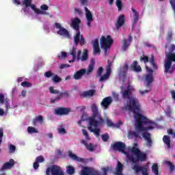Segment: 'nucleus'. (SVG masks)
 Masks as SVG:
<instances>
[{
	"instance_id": "f257e3e1",
	"label": "nucleus",
	"mask_w": 175,
	"mask_h": 175,
	"mask_svg": "<svg viewBox=\"0 0 175 175\" xmlns=\"http://www.w3.org/2000/svg\"><path fill=\"white\" fill-rule=\"evenodd\" d=\"M120 90V94L123 99L129 100L127 107L129 111H132L134 113L135 129L138 131V132H144L154 129V128L157 126V123L147 118V117L142 114H140L139 113V111H140L139 100L136 97H131L132 96V92H133V88H132L131 84H129L126 88L122 86Z\"/></svg>"
},
{
	"instance_id": "f03ea898",
	"label": "nucleus",
	"mask_w": 175,
	"mask_h": 175,
	"mask_svg": "<svg viewBox=\"0 0 175 175\" xmlns=\"http://www.w3.org/2000/svg\"><path fill=\"white\" fill-rule=\"evenodd\" d=\"M90 109L92 111V116L89 118V126L88 127V129L94 133L96 137H99V136H100V128L99 127L101 126V125H104L106 122L105 121V119L102 118L96 104H92Z\"/></svg>"
},
{
	"instance_id": "7ed1b4c3",
	"label": "nucleus",
	"mask_w": 175,
	"mask_h": 175,
	"mask_svg": "<svg viewBox=\"0 0 175 175\" xmlns=\"http://www.w3.org/2000/svg\"><path fill=\"white\" fill-rule=\"evenodd\" d=\"M111 146L113 151H119V152H122V154L126 155L129 161H133V162L135 161V157L133 154H131L129 152L125 151L126 149V145H125V143L122 142H117L114 143Z\"/></svg>"
},
{
	"instance_id": "20e7f679",
	"label": "nucleus",
	"mask_w": 175,
	"mask_h": 175,
	"mask_svg": "<svg viewBox=\"0 0 175 175\" xmlns=\"http://www.w3.org/2000/svg\"><path fill=\"white\" fill-rule=\"evenodd\" d=\"M49 92L50 94H57L58 96L55 98H51L50 102L51 103H55V102H59L61 99L64 98H68L69 97V92L67 90H64L63 92H59L58 90H54V87L51 86L49 88Z\"/></svg>"
},
{
	"instance_id": "39448f33",
	"label": "nucleus",
	"mask_w": 175,
	"mask_h": 175,
	"mask_svg": "<svg viewBox=\"0 0 175 175\" xmlns=\"http://www.w3.org/2000/svg\"><path fill=\"white\" fill-rule=\"evenodd\" d=\"M132 154H134L135 155L136 159L134 157V161H130L132 162V163H136V162H145V161H147V154L139 150V148L136 147H133L131 149Z\"/></svg>"
},
{
	"instance_id": "423d86ee",
	"label": "nucleus",
	"mask_w": 175,
	"mask_h": 175,
	"mask_svg": "<svg viewBox=\"0 0 175 175\" xmlns=\"http://www.w3.org/2000/svg\"><path fill=\"white\" fill-rule=\"evenodd\" d=\"M113 40L111 39V36H107V38L105 36H102L100 38V47L103 50L105 51V53H107V49H110L111 44H113Z\"/></svg>"
},
{
	"instance_id": "0eeeda50",
	"label": "nucleus",
	"mask_w": 175,
	"mask_h": 175,
	"mask_svg": "<svg viewBox=\"0 0 175 175\" xmlns=\"http://www.w3.org/2000/svg\"><path fill=\"white\" fill-rule=\"evenodd\" d=\"M152 83H154V76L152 75H145L144 85L148 90H145L144 91L139 90L141 95H144V94H147L149 91H151V85Z\"/></svg>"
},
{
	"instance_id": "6e6552de",
	"label": "nucleus",
	"mask_w": 175,
	"mask_h": 175,
	"mask_svg": "<svg viewBox=\"0 0 175 175\" xmlns=\"http://www.w3.org/2000/svg\"><path fill=\"white\" fill-rule=\"evenodd\" d=\"M172 62H175V53H169L167 55V59L164 64V72L165 73H172L170 70V68H172Z\"/></svg>"
},
{
	"instance_id": "1a4fd4ad",
	"label": "nucleus",
	"mask_w": 175,
	"mask_h": 175,
	"mask_svg": "<svg viewBox=\"0 0 175 175\" xmlns=\"http://www.w3.org/2000/svg\"><path fill=\"white\" fill-rule=\"evenodd\" d=\"M46 175H65L62 168L57 165H53L49 167L46 170Z\"/></svg>"
},
{
	"instance_id": "9d476101",
	"label": "nucleus",
	"mask_w": 175,
	"mask_h": 175,
	"mask_svg": "<svg viewBox=\"0 0 175 175\" xmlns=\"http://www.w3.org/2000/svg\"><path fill=\"white\" fill-rule=\"evenodd\" d=\"M74 43L75 46H84L85 44V38H84V36L81 34L80 30L76 31V34L74 36Z\"/></svg>"
},
{
	"instance_id": "9b49d317",
	"label": "nucleus",
	"mask_w": 175,
	"mask_h": 175,
	"mask_svg": "<svg viewBox=\"0 0 175 175\" xmlns=\"http://www.w3.org/2000/svg\"><path fill=\"white\" fill-rule=\"evenodd\" d=\"M132 169L136 174L142 173V175H148V166L147 165L140 166L139 164H135L133 165Z\"/></svg>"
},
{
	"instance_id": "f8f14e48",
	"label": "nucleus",
	"mask_w": 175,
	"mask_h": 175,
	"mask_svg": "<svg viewBox=\"0 0 175 175\" xmlns=\"http://www.w3.org/2000/svg\"><path fill=\"white\" fill-rule=\"evenodd\" d=\"M56 28L59 29L57 31V34L60 36H65V38H70V34H69V31L64 28L59 23L55 24Z\"/></svg>"
},
{
	"instance_id": "ddd939ff",
	"label": "nucleus",
	"mask_w": 175,
	"mask_h": 175,
	"mask_svg": "<svg viewBox=\"0 0 175 175\" xmlns=\"http://www.w3.org/2000/svg\"><path fill=\"white\" fill-rule=\"evenodd\" d=\"M110 73H111V62L109 61L107 62V70L106 73L104 75H101L100 77L99 81H105V80H107L109 77H110Z\"/></svg>"
},
{
	"instance_id": "4468645a",
	"label": "nucleus",
	"mask_w": 175,
	"mask_h": 175,
	"mask_svg": "<svg viewBox=\"0 0 175 175\" xmlns=\"http://www.w3.org/2000/svg\"><path fill=\"white\" fill-rule=\"evenodd\" d=\"M70 113V109L65 107H59L54 110V113L56 116H68Z\"/></svg>"
},
{
	"instance_id": "2eb2a0df",
	"label": "nucleus",
	"mask_w": 175,
	"mask_h": 175,
	"mask_svg": "<svg viewBox=\"0 0 175 175\" xmlns=\"http://www.w3.org/2000/svg\"><path fill=\"white\" fill-rule=\"evenodd\" d=\"M112 102L113 98L111 96H107L103 99L100 105L102 106V107H103V109L107 110L110 105H111Z\"/></svg>"
},
{
	"instance_id": "dca6fc26",
	"label": "nucleus",
	"mask_w": 175,
	"mask_h": 175,
	"mask_svg": "<svg viewBox=\"0 0 175 175\" xmlns=\"http://www.w3.org/2000/svg\"><path fill=\"white\" fill-rule=\"evenodd\" d=\"M93 46V55L100 54V47H99V39L96 38L92 41Z\"/></svg>"
},
{
	"instance_id": "f3484780",
	"label": "nucleus",
	"mask_w": 175,
	"mask_h": 175,
	"mask_svg": "<svg viewBox=\"0 0 175 175\" xmlns=\"http://www.w3.org/2000/svg\"><path fill=\"white\" fill-rule=\"evenodd\" d=\"M15 163L16 162L13 160V159H11L8 162H6L3 165V166L0 169V172H3V170L12 169V167L14 166Z\"/></svg>"
},
{
	"instance_id": "a211bd4d",
	"label": "nucleus",
	"mask_w": 175,
	"mask_h": 175,
	"mask_svg": "<svg viewBox=\"0 0 175 175\" xmlns=\"http://www.w3.org/2000/svg\"><path fill=\"white\" fill-rule=\"evenodd\" d=\"M80 24H81V21L79 18H75L71 21L70 27L73 28L75 31H80Z\"/></svg>"
},
{
	"instance_id": "6ab92c4d",
	"label": "nucleus",
	"mask_w": 175,
	"mask_h": 175,
	"mask_svg": "<svg viewBox=\"0 0 175 175\" xmlns=\"http://www.w3.org/2000/svg\"><path fill=\"white\" fill-rule=\"evenodd\" d=\"M144 140L146 142L147 147L152 146V139H151V134L148 132H144L142 134Z\"/></svg>"
},
{
	"instance_id": "aec40b11",
	"label": "nucleus",
	"mask_w": 175,
	"mask_h": 175,
	"mask_svg": "<svg viewBox=\"0 0 175 175\" xmlns=\"http://www.w3.org/2000/svg\"><path fill=\"white\" fill-rule=\"evenodd\" d=\"M5 104L6 111L5 113H8V111L10 108V105H9V98H5V96L3 94H0V105Z\"/></svg>"
},
{
	"instance_id": "412c9836",
	"label": "nucleus",
	"mask_w": 175,
	"mask_h": 175,
	"mask_svg": "<svg viewBox=\"0 0 175 175\" xmlns=\"http://www.w3.org/2000/svg\"><path fill=\"white\" fill-rule=\"evenodd\" d=\"M86 73H87V70L85 68H82L74 74L73 79H75V80H81V78Z\"/></svg>"
},
{
	"instance_id": "4be33fe9",
	"label": "nucleus",
	"mask_w": 175,
	"mask_h": 175,
	"mask_svg": "<svg viewBox=\"0 0 175 175\" xmlns=\"http://www.w3.org/2000/svg\"><path fill=\"white\" fill-rule=\"evenodd\" d=\"M125 24V15L122 14L120 16H119L117 23L115 25V27L116 28V29H120V28H121V27H122V25H124Z\"/></svg>"
},
{
	"instance_id": "5701e85b",
	"label": "nucleus",
	"mask_w": 175,
	"mask_h": 175,
	"mask_svg": "<svg viewBox=\"0 0 175 175\" xmlns=\"http://www.w3.org/2000/svg\"><path fill=\"white\" fill-rule=\"evenodd\" d=\"M132 36L129 35V38L128 40L126 39H123L122 42V50L123 51H126V50L128 49V47H129V46H131V43H132Z\"/></svg>"
},
{
	"instance_id": "b1692460",
	"label": "nucleus",
	"mask_w": 175,
	"mask_h": 175,
	"mask_svg": "<svg viewBox=\"0 0 175 175\" xmlns=\"http://www.w3.org/2000/svg\"><path fill=\"white\" fill-rule=\"evenodd\" d=\"M95 92H96V91L94 89H92L81 93L79 96H81V98H91V96H94L95 95Z\"/></svg>"
},
{
	"instance_id": "393cba45",
	"label": "nucleus",
	"mask_w": 175,
	"mask_h": 175,
	"mask_svg": "<svg viewBox=\"0 0 175 175\" xmlns=\"http://www.w3.org/2000/svg\"><path fill=\"white\" fill-rule=\"evenodd\" d=\"M43 162H44V157L43 156L40 155L37 157L36 161L33 163V169H35V170H38V169H39V164L43 163Z\"/></svg>"
},
{
	"instance_id": "a878e982",
	"label": "nucleus",
	"mask_w": 175,
	"mask_h": 175,
	"mask_svg": "<svg viewBox=\"0 0 175 175\" xmlns=\"http://www.w3.org/2000/svg\"><path fill=\"white\" fill-rule=\"evenodd\" d=\"M130 69L133 72H142V67L139 65H138L137 61L136 60H134L133 62V64L130 66Z\"/></svg>"
},
{
	"instance_id": "bb28decb",
	"label": "nucleus",
	"mask_w": 175,
	"mask_h": 175,
	"mask_svg": "<svg viewBox=\"0 0 175 175\" xmlns=\"http://www.w3.org/2000/svg\"><path fill=\"white\" fill-rule=\"evenodd\" d=\"M124 170V165L121 162L118 161V164L115 168V174L116 175H123L122 171Z\"/></svg>"
},
{
	"instance_id": "cd10ccee",
	"label": "nucleus",
	"mask_w": 175,
	"mask_h": 175,
	"mask_svg": "<svg viewBox=\"0 0 175 175\" xmlns=\"http://www.w3.org/2000/svg\"><path fill=\"white\" fill-rule=\"evenodd\" d=\"M131 11L133 13V26L135 27L137 24V21H139V12L133 8H131Z\"/></svg>"
},
{
	"instance_id": "c85d7f7f",
	"label": "nucleus",
	"mask_w": 175,
	"mask_h": 175,
	"mask_svg": "<svg viewBox=\"0 0 175 175\" xmlns=\"http://www.w3.org/2000/svg\"><path fill=\"white\" fill-rule=\"evenodd\" d=\"M163 142L164 144L167 146V148H172V146H170L172 141L170 140V137L169 135H164L163 137Z\"/></svg>"
},
{
	"instance_id": "c756f323",
	"label": "nucleus",
	"mask_w": 175,
	"mask_h": 175,
	"mask_svg": "<svg viewBox=\"0 0 175 175\" xmlns=\"http://www.w3.org/2000/svg\"><path fill=\"white\" fill-rule=\"evenodd\" d=\"M81 143L82 144H84V146L86 147V149L88 150V151H94V145H92V144L90 143L88 144V143H87L86 141L84 139H81Z\"/></svg>"
},
{
	"instance_id": "7c9ffc66",
	"label": "nucleus",
	"mask_w": 175,
	"mask_h": 175,
	"mask_svg": "<svg viewBox=\"0 0 175 175\" xmlns=\"http://www.w3.org/2000/svg\"><path fill=\"white\" fill-rule=\"evenodd\" d=\"M68 156L70 158L72 159L73 161H77L78 162H83L84 161V159L79 158L76 154L72 153L70 151L68 152Z\"/></svg>"
},
{
	"instance_id": "2f4dec72",
	"label": "nucleus",
	"mask_w": 175,
	"mask_h": 175,
	"mask_svg": "<svg viewBox=\"0 0 175 175\" xmlns=\"http://www.w3.org/2000/svg\"><path fill=\"white\" fill-rule=\"evenodd\" d=\"M84 9L86 12L85 16L88 21H92L94 19L92 18V14L91 13V11H90L87 7H85Z\"/></svg>"
},
{
	"instance_id": "473e14b6",
	"label": "nucleus",
	"mask_w": 175,
	"mask_h": 175,
	"mask_svg": "<svg viewBox=\"0 0 175 175\" xmlns=\"http://www.w3.org/2000/svg\"><path fill=\"white\" fill-rule=\"evenodd\" d=\"M87 59H88V51L85 49L83 51V55L81 56L80 60L82 62H84V61H87Z\"/></svg>"
},
{
	"instance_id": "72a5a7b5",
	"label": "nucleus",
	"mask_w": 175,
	"mask_h": 175,
	"mask_svg": "<svg viewBox=\"0 0 175 175\" xmlns=\"http://www.w3.org/2000/svg\"><path fill=\"white\" fill-rule=\"evenodd\" d=\"M75 167L73 166L68 165L66 167V173H67V174L73 175V174H75Z\"/></svg>"
},
{
	"instance_id": "f704fd0d",
	"label": "nucleus",
	"mask_w": 175,
	"mask_h": 175,
	"mask_svg": "<svg viewBox=\"0 0 175 175\" xmlns=\"http://www.w3.org/2000/svg\"><path fill=\"white\" fill-rule=\"evenodd\" d=\"M150 64H151L153 69H154V70H157L158 69V66H157V64H155V58L154 57V55H152L150 61H149Z\"/></svg>"
},
{
	"instance_id": "c9c22d12",
	"label": "nucleus",
	"mask_w": 175,
	"mask_h": 175,
	"mask_svg": "<svg viewBox=\"0 0 175 175\" xmlns=\"http://www.w3.org/2000/svg\"><path fill=\"white\" fill-rule=\"evenodd\" d=\"M159 167H158V164L153 163V165H152V172H153L155 175L159 174Z\"/></svg>"
},
{
	"instance_id": "e433bc0d",
	"label": "nucleus",
	"mask_w": 175,
	"mask_h": 175,
	"mask_svg": "<svg viewBox=\"0 0 175 175\" xmlns=\"http://www.w3.org/2000/svg\"><path fill=\"white\" fill-rule=\"evenodd\" d=\"M52 81L55 83H61L62 81V79L57 75H53V77H52Z\"/></svg>"
},
{
	"instance_id": "4c0bfd02",
	"label": "nucleus",
	"mask_w": 175,
	"mask_h": 175,
	"mask_svg": "<svg viewBox=\"0 0 175 175\" xmlns=\"http://www.w3.org/2000/svg\"><path fill=\"white\" fill-rule=\"evenodd\" d=\"M91 174V171L90 168L87 167H84L83 170L81 171V175H90Z\"/></svg>"
},
{
	"instance_id": "58836bf2",
	"label": "nucleus",
	"mask_w": 175,
	"mask_h": 175,
	"mask_svg": "<svg viewBox=\"0 0 175 175\" xmlns=\"http://www.w3.org/2000/svg\"><path fill=\"white\" fill-rule=\"evenodd\" d=\"M106 124L108 128H114L116 125L109 118H106Z\"/></svg>"
},
{
	"instance_id": "ea45409f",
	"label": "nucleus",
	"mask_w": 175,
	"mask_h": 175,
	"mask_svg": "<svg viewBox=\"0 0 175 175\" xmlns=\"http://www.w3.org/2000/svg\"><path fill=\"white\" fill-rule=\"evenodd\" d=\"M129 68V66H128V64H124L123 67L121 68L122 75L123 76H126V72H128Z\"/></svg>"
},
{
	"instance_id": "a19ab883",
	"label": "nucleus",
	"mask_w": 175,
	"mask_h": 175,
	"mask_svg": "<svg viewBox=\"0 0 175 175\" xmlns=\"http://www.w3.org/2000/svg\"><path fill=\"white\" fill-rule=\"evenodd\" d=\"M28 133H38L39 131L35 127L29 126L27 128Z\"/></svg>"
},
{
	"instance_id": "79ce46f5",
	"label": "nucleus",
	"mask_w": 175,
	"mask_h": 175,
	"mask_svg": "<svg viewBox=\"0 0 175 175\" xmlns=\"http://www.w3.org/2000/svg\"><path fill=\"white\" fill-rule=\"evenodd\" d=\"M165 165H167V166H169L170 167V172H173V170H174V165H173V163L169 161H165Z\"/></svg>"
},
{
	"instance_id": "37998d69",
	"label": "nucleus",
	"mask_w": 175,
	"mask_h": 175,
	"mask_svg": "<svg viewBox=\"0 0 175 175\" xmlns=\"http://www.w3.org/2000/svg\"><path fill=\"white\" fill-rule=\"evenodd\" d=\"M94 65H95V63L92 61L88 66V71H86L87 73H91L94 70Z\"/></svg>"
},
{
	"instance_id": "c03bdc74",
	"label": "nucleus",
	"mask_w": 175,
	"mask_h": 175,
	"mask_svg": "<svg viewBox=\"0 0 175 175\" xmlns=\"http://www.w3.org/2000/svg\"><path fill=\"white\" fill-rule=\"evenodd\" d=\"M116 6L118 8V10L121 12L122 10V1H121V0H116Z\"/></svg>"
},
{
	"instance_id": "a18cd8bd",
	"label": "nucleus",
	"mask_w": 175,
	"mask_h": 175,
	"mask_svg": "<svg viewBox=\"0 0 175 175\" xmlns=\"http://www.w3.org/2000/svg\"><path fill=\"white\" fill-rule=\"evenodd\" d=\"M139 135V132L130 131L129 133V136H130V137H140Z\"/></svg>"
},
{
	"instance_id": "49530a36",
	"label": "nucleus",
	"mask_w": 175,
	"mask_h": 175,
	"mask_svg": "<svg viewBox=\"0 0 175 175\" xmlns=\"http://www.w3.org/2000/svg\"><path fill=\"white\" fill-rule=\"evenodd\" d=\"M23 3L25 5V8H29L32 4V0H24Z\"/></svg>"
},
{
	"instance_id": "de8ad7c7",
	"label": "nucleus",
	"mask_w": 175,
	"mask_h": 175,
	"mask_svg": "<svg viewBox=\"0 0 175 175\" xmlns=\"http://www.w3.org/2000/svg\"><path fill=\"white\" fill-rule=\"evenodd\" d=\"M44 76H45V77H47V79H50V77H52V76H54V73H53V72L51 70H49L46 72H44Z\"/></svg>"
},
{
	"instance_id": "09e8293b",
	"label": "nucleus",
	"mask_w": 175,
	"mask_h": 175,
	"mask_svg": "<svg viewBox=\"0 0 175 175\" xmlns=\"http://www.w3.org/2000/svg\"><path fill=\"white\" fill-rule=\"evenodd\" d=\"M70 54L72 55L73 59H75L76 58V48L72 47L70 51Z\"/></svg>"
},
{
	"instance_id": "8fccbe9b",
	"label": "nucleus",
	"mask_w": 175,
	"mask_h": 175,
	"mask_svg": "<svg viewBox=\"0 0 175 175\" xmlns=\"http://www.w3.org/2000/svg\"><path fill=\"white\" fill-rule=\"evenodd\" d=\"M140 61H143L144 64H147V62H150V59H148V56L144 55L143 57H140Z\"/></svg>"
},
{
	"instance_id": "3c124183",
	"label": "nucleus",
	"mask_w": 175,
	"mask_h": 175,
	"mask_svg": "<svg viewBox=\"0 0 175 175\" xmlns=\"http://www.w3.org/2000/svg\"><path fill=\"white\" fill-rule=\"evenodd\" d=\"M21 84L22 87H27V88L29 87H32V83H31L28 81L22 82Z\"/></svg>"
},
{
	"instance_id": "603ef678",
	"label": "nucleus",
	"mask_w": 175,
	"mask_h": 175,
	"mask_svg": "<svg viewBox=\"0 0 175 175\" xmlns=\"http://www.w3.org/2000/svg\"><path fill=\"white\" fill-rule=\"evenodd\" d=\"M36 121H38V122H43V116H39L36 117V120H33L34 125H35V124H36Z\"/></svg>"
},
{
	"instance_id": "864d4df0",
	"label": "nucleus",
	"mask_w": 175,
	"mask_h": 175,
	"mask_svg": "<svg viewBox=\"0 0 175 175\" xmlns=\"http://www.w3.org/2000/svg\"><path fill=\"white\" fill-rule=\"evenodd\" d=\"M29 8H31V9L33 10L36 14H38V12H39V9L36 8V5H35V4H31V5H29Z\"/></svg>"
},
{
	"instance_id": "5fc2aeb1",
	"label": "nucleus",
	"mask_w": 175,
	"mask_h": 175,
	"mask_svg": "<svg viewBox=\"0 0 175 175\" xmlns=\"http://www.w3.org/2000/svg\"><path fill=\"white\" fill-rule=\"evenodd\" d=\"M101 139L103 142H107V140H109V134L101 135Z\"/></svg>"
},
{
	"instance_id": "6e6d98bb",
	"label": "nucleus",
	"mask_w": 175,
	"mask_h": 175,
	"mask_svg": "<svg viewBox=\"0 0 175 175\" xmlns=\"http://www.w3.org/2000/svg\"><path fill=\"white\" fill-rule=\"evenodd\" d=\"M82 133L83 136L85 137V139H87V140H90V135H88V132L86 131L85 129L82 130Z\"/></svg>"
},
{
	"instance_id": "4d7b16f0",
	"label": "nucleus",
	"mask_w": 175,
	"mask_h": 175,
	"mask_svg": "<svg viewBox=\"0 0 175 175\" xmlns=\"http://www.w3.org/2000/svg\"><path fill=\"white\" fill-rule=\"evenodd\" d=\"M167 133H168V135H171V136L175 138V132L173 131V129H168L167 130Z\"/></svg>"
},
{
	"instance_id": "13d9d810",
	"label": "nucleus",
	"mask_w": 175,
	"mask_h": 175,
	"mask_svg": "<svg viewBox=\"0 0 175 175\" xmlns=\"http://www.w3.org/2000/svg\"><path fill=\"white\" fill-rule=\"evenodd\" d=\"M61 54H62V56L61 55L57 56L58 59H61V58H66V57H68V54L66 53V52H62Z\"/></svg>"
},
{
	"instance_id": "bf43d9fd",
	"label": "nucleus",
	"mask_w": 175,
	"mask_h": 175,
	"mask_svg": "<svg viewBox=\"0 0 175 175\" xmlns=\"http://www.w3.org/2000/svg\"><path fill=\"white\" fill-rule=\"evenodd\" d=\"M102 73H103V67H100L98 68V70H97V76L101 77L102 76Z\"/></svg>"
},
{
	"instance_id": "052dcab7",
	"label": "nucleus",
	"mask_w": 175,
	"mask_h": 175,
	"mask_svg": "<svg viewBox=\"0 0 175 175\" xmlns=\"http://www.w3.org/2000/svg\"><path fill=\"white\" fill-rule=\"evenodd\" d=\"M58 133L61 135H65V133H66V130L64 128H59Z\"/></svg>"
},
{
	"instance_id": "680f3d73",
	"label": "nucleus",
	"mask_w": 175,
	"mask_h": 175,
	"mask_svg": "<svg viewBox=\"0 0 175 175\" xmlns=\"http://www.w3.org/2000/svg\"><path fill=\"white\" fill-rule=\"evenodd\" d=\"M3 137V129L0 128V144H2Z\"/></svg>"
},
{
	"instance_id": "e2e57ef3",
	"label": "nucleus",
	"mask_w": 175,
	"mask_h": 175,
	"mask_svg": "<svg viewBox=\"0 0 175 175\" xmlns=\"http://www.w3.org/2000/svg\"><path fill=\"white\" fill-rule=\"evenodd\" d=\"M40 9L41 10H43V11L49 10V5L46 4H43L40 6Z\"/></svg>"
},
{
	"instance_id": "0e129e2a",
	"label": "nucleus",
	"mask_w": 175,
	"mask_h": 175,
	"mask_svg": "<svg viewBox=\"0 0 175 175\" xmlns=\"http://www.w3.org/2000/svg\"><path fill=\"white\" fill-rule=\"evenodd\" d=\"M16 151V146L14 145L10 146V152H14Z\"/></svg>"
},
{
	"instance_id": "69168bd1",
	"label": "nucleus",
	"mask_w": 175,
	"mask_h": 175,
	"mask_svg": "<svg viewBox=\"0 0 175 175\" xmlns=\"http://www.w3.org/2000/svg\"><path fill=\"white\" fill-rule=\"evenodd\" d=\"M146 70H147V72H148V73H149V74H148V75H152V73H153V70H152V69H151L150 67H148V66H146Z\"/></svg>"
},
{
	"instance_id": "338daca9",
	"label": "nucleus",
	"mask_w": 175,
	"mask_h": 175,
	"mask_svg": "<svg viewBox=\"0 0 175 175\" xmlns=\"http://www.w3.org/2000/svg\"><path fill=\"white\" fill-rule=\"evenodd\" d=\"M37 14H44V15H48L49 13L45 12V11H43V10H38V12H37Z\"/></svg>"
},
{
	"instance_id": "774afa93",
	"label": "nucleus",
	"mask_w": 175,
	"mask_h": 175,
	"mask_svg": "<svg viewBox=\"0 0 175 175\" xmlns=\"http://www.w3.org/2000/svg\"><path fill=\"white\" fill-rule=\"evenodd\" d=\"M170 3L172 5V9H175V0H170Z\"/></svg>"
}]
</instances>
